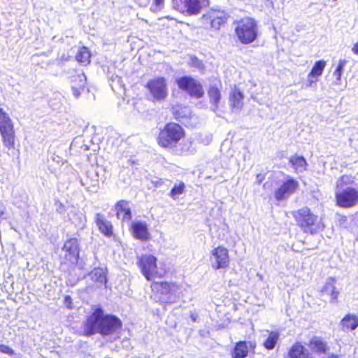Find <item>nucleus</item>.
Returning a JSON list of instances; mask_svg holds the SVG:
<instances>
[{"label": "nucleus", "instance_id": "obj_1", "mask_svg": "<svg viewBox=\"0 0 358 358\" xmlns=\"http://www.w3.org/2000/svg\"><path fill=\"white\" fill-rule=\"evenodd\" d=\"M82 336H90L96 334L105 336L121 331L122 322L117 316L106 313L100 306L93 308L82 324Z\"/></svg>", "mask_w": 358, "mask_h": 358}, {"label": "nucleus", "instance_id": "obj_2", "mask_svg": "<svg viewBox=\"0 0 358 358\" xmlns=\"http://www.w3.org/2000/svg\"><path fill=\"white\" fill-rule=\"evenodd\" d=\"M355 177L344 174L336 183L335 203L342 208H350L358 204V189L353 187Z\"/></svg>", "mask_w": 358, "mask_h": 358}, {"label": "nucleus", "instance_id": "obj_3", "mask_svg": "<svg viewBox=\"0 0 358 358\" xmlns=\"http://www.w3.org/2000/svg\"><path fill=\"white\" fill-rule=\"evenodd\" d=\"M186 136L185 129L178 122H169L159 129L156 142L159 147L165 150L173 149Z\"/></svg>", "mask_w": 358, "mask_h": 358}, {"label": "nucleus", "instance_id": "obj_4", "mask_svg": "<svg viewBox=\"0 0 358 358\" xmlns=\"http://www.w3.org/2000/svg\"><path fill=\"white\" fill-rule=\"evenodd\" d=\"M292 215L296 225L305 234L314 235L324 228V225L321 223L318 216L307 206L292 211Z\"/></svg>", "mask_w": 358, "mask_h": 358}, {"label": "nucleus", "instance_id": "obj_5", "mask_svg": "<svg viewBox=\"0 0 358 358\" xmlns=\"http://www.w3.org/2000/svg\"><path fill=\"white\" fill-rule=\"evenodd\" d=\"M150 289L153 296L163 303H173L178 297L180 285L175 282L152 281Z\"/></svg>", "mask_w": 358, "mask_h": 358}, {"label": "nucleus", "instance_id": "obj_6", "mask_svg": "<svg viewBox=\"0 0 358 358\" xmlns=\"http://www.w3.org/2000/svg\"><path fill=\"white\" fill-rule=\"evenodd\" d=\"M234 24L236 36L242 44H250L256 40L258 35V26L254 18L244 17L234 22Z\"/></svg>", "mask_w": 358, "mask_h": 358}, {"label": "nucleus", "instance_id": "obj_7", "mask_svg": "<svg viewBox=\"0 0 358 358\" xmlns=\"http://www.w3.org/2000/svg\"><path fill=\"white\" fill-rule=\"evenodd\" d=\"M0 136L3 146L9 150L15 147V129L13 122L9 115L0 108Z\"/></svg>", "mask_w": 358, "mask_h": 358}, {"label": "nucleus", "instance_id": "obj_8", "mask_svg": "<svg viewBox=\"0 0 358 358\" xmlns=\"http://www.w3.org/2000/svg\"><path fill=\"white\" fill-rule=\"evenodd\" d=\"M136 264L147 280L164 276V273L158 272L157 258L152 254H143L138 257Z\"/></svg>", "mask_w": 358, "mask_h": 358}, {"label": "nucleus", "instance_id": "obj_9", "mask_svg": "<svg viewBox=\"0 0 358 358\" xmlns=\"http://www.w3.org/2000/svg\"><path fill=\"white\" fill-rule=\"evenodd\" d=\"M63 255L60 257L61 264L75 266L80 259V244L78 239L71 237L65 241L62 248Z\"/></svg>", "mask_w": 358, "mask_h": 358}, {"label": "nucleus", "instance_id": "obj_10", "mask_svg": "<svg viewBox=\"0 0 358 358\" xmlns=\"http://www.w3.org/2000/svg\"><path fill=\"white\" fill-rule=\"evenodd\" d=\"M178 87L187 94L190 97L201 99L204 96L205 91L202 84L190 76H183L176 79Z\"/></svg>", "mask_w": 358, "mask_h": 358}, {"label": "nucleus", "instance_id": "obj_11", "mask_svg": "<svg viewBox=\"0 0 358 358\" xmlns=\"http://www.w3.org/2000/svg\"><path fill=\"white\" fill-rule=\"evenodd\" d=\"M145 87L154 101H162L168 96V85L164 77H155L149 80Z\"/></svg>", "mask_w": 358, "mask_h": 358}, {"label": "nucleus", "instance_id": "obj_12", "mask_svg": "<svg viewBox=\"0 0 358 358\" xmlns=\"http://www.w3.org/2000/svg\"><path fill=\"white\" fill-rule=\"evenodd\" d=\"M209 0H175L173 6L176 10L187 15H196L203 6L208 5Z\"/></svg>", "mask_w": 358, "mask_h": 358}, {"label": "nucleus", "instance_id": "obj_13", "mask_svg": "<svg viewBox=\"0 0 358 358\" xmlns=\"http://www.w3.org/2000/svg\"><path fill=\"white\" fill-rule=\"evenodd\" d=\"M206 23L213 31H220L224 27L229 19V15L224 10L212 9L202 15Z\"/></svg>", "mask_w": 358, "mask_h": 358}, {"label": "nucleus", "instance_id": "obj_14", "mask_svg": "<svg viewBox=\"0 0 358 358\" xmlns=\"http://www.w3.org/2000/svg\"><path fill=\"white\" fill-rule=\"evenodd\" d=\"M299 189V182L292 177H288L275 189L273 195L278 201H281L296 193Z\"/></svg>", "mask_w": 358, "mask_h": 358}, {"label": "nucleus", "instance_id": "obj_15", "mask_svg": "<svg viewBox=\"0 0 358 358\" xmlns=\"http://www.w3.org/2000/svg\"><path fill=\"white\" fill-rule=\"evenodd\" d=\"M210 261L215 270L228 268L230 264L228 250L222 245L214 248L210 251Z\"/></svg>", "mask_w": 358, "mask_h": 358}, {"label": "nucleus", "instance_id": "obj_16", "mask_svg": "<svg viewBox=\"0 0 358 358\" xmlns=\"http://www.w3.org/2000/svg\"><path fill=\"white\" fill-rule=\"evenodd\" d=\"M256 345L255 341H237L231 351V356L232 358H245L250 351L255 350Z\"/></svg>", "mask_w": 358, "mask_h": 358}, {"label": "nucleus", "instance_id": "obj_17", "mask_svg": "<svg viewBox=\"0 0 358 358\" xmlns=\"http://www.w3.org/2000/svg\"><path fill=\"white\" fill-rule=\"evenodd\" d=\"M115 216L122 222H129L132 219L130 201L125 199L118 200L114 205Z\"/></svg>", "mask_w": 358, "mask_h": 358}, {"label": "nucleus", "instance_id": "obj_18", "mask_svg": "<svg viewBox=\"0 0 358 358\" xmlns=\"http://www.w3.org/2000/svg\"><path fill=\"white\" fill-rule=\"evenodd\" d=\"M133 237L141 241H148L151 238L148 225L142 221L133 222L129 227Z\"/></svg>", "mask_w": 358, "mask_h": 358}, {"label": "nucleus", "instance_id": "obj_19", "mask_svg": "<svg viewBox=\"0 0 358 358\" xmlns=\"http://www.w3.org/2000/svg\"><path fill=\"white\" fill-rule=\"evenodd\" d=\"M244 94L243 92L234 86L230 91L229 94V108L232 111H240L244 106Z\"/></svg>", "mask_w": 358, "mask_h": 358}, {"label": "nucleus", "instance_id": "obj_20", "mask_svg": "<svg viewBox=\"0 0 358 358\" xmlns=\"http://www.w3.org/2000/svg\"><path fill=\"white\" fill-rule=\"evenodd\" d=\"M288 358H315L301 343L296 341L291 345L287 352Z\"/></svg>", "mask_w": 358, "mask_h": 358}, {"label": "nucleus", "instance_id": "obj_21", "mask_svg": "<svg viewBox=\"0 0 358 358\" xmlns=\"http://www.w3.org/2000/svg\"><path fill=\"white\" fill-rule=\"evenodd\" d=\"M308 347L310 349V352L319 355L327 354L329 351V346L327 343L324 341L321 337L313 336L308 343Z\"/></svg>", "mask_w": 358, "mask_h": 358}, {"label": "nucleus", "instance_id": "obj_22", "mask_svg": "<svg viewBox=\"0 0 358 358\" xmlns=\"http://www.w3.org/2000/svg\"><path fill=\"white\" fill-rule=\"evenodd\" d=\"M171 113L175 120L178 122H185L192 119V112L187 106L182 104H177L172 106Z\"/></svg>", "mask_w": 358, "mask_h": 358}, {"label": "nucleus", "instance_id": "obj_23", "mask_svg": "<svg viewBox=\"0 0 358 358\" xmlns=\"http://www.w3.org/2000/svg\"><path fill=\"white\" fill-rule=\"evenodd\" d=\"M71 82L73 95L78 98L86 87V76L83 73H76L71 76Z\"/></svg>", "mask_w": 358, "mask_h": 358}, {"label": "nucleus", "instance_id": "obj_24", "mask_svg": "<svg viewBox=\"0 0 358 358\" xmlns=\"http://www.w3.org/2000/svg\"><path fill=\"white\" fill-rule=\"evenodd\" d=\"M207 94L211 110L215 113L217 112L222 101V93L220 89L216 85H210L208 88Z\"/></svg>", "mask_w": 358, "mask_h": 358}, {"label": "nucleus", "instance_id": "obj_25", "mask_svg": "<svg viewBox=\"0 0 358 358\" xmlns=\"http://www.w3.org/2000/svg\"><path fill=\"white\" fill-rule=\"evenodd\" d=\"M336 280L334 277H329L323 285L321 292L328 294L330 296V301L332 303L338 302L339 291L336 287Z\"/></svg>", "mask_w": 358, "mask_h": 358}, {"label": "nucleus", "instance_id": "obj_26", "mask_svg": "<svg viewBox=\"0 0 358 358\" xmlns=\"http://www.w3.org/2000/svg\"><path fill=\"white\" fill-rule=\"evenodd\" d=\"M326 66L327 62L323 59L316 61L314 63L307 76L310 86L312 85L313 83H315L318 81V78L323 73Z\"/></svg>", "mask_w": 358, "mask_h": 358}, {"label": "nucleus", "instance_id": "obj_27", "mask_svg": "<svg viewBox=\"0 0 358 358\" xmlns=\"http://www.w3.org/2000/svg\"><path fill=\"white\" fill-rule=\"evenodd\" d=\"M95 223L101 234L105 236L110 237L113 234L112 224L108 221L101 213H96L95 215Z\"/></svg>", "mask_w": 358, "mask_h": 358}, {"label": "nucleus", "instance_id": "obj_28", "mask_svg": "<svg viewBox=\"0 0 358 358\" xmlns=\"http://www.w3.org/2000/svg\"><path fill=\"white\" fill-rule=\"evenodd\" d=\"M289 163L295 173L302 172L307 169L308 163L303 156L292 155L289 158Z\"/></svg>", "mask_w": 358, "mask_h": 358}, {"label": "nucleus", "instance_id": "obj_29", "mask_svg": "<svg viewBox=\"0 0 358 358\" xmlns=\"http://www.w3.org/2000/svg\"><path fill=\"white\" fill-rule=\"evenodd\" d=\"M343 330L353 331L358 327V316L355 314H346L341 320Z\"/></svg>", "mask_w": 358, "mask_h": 358}, {"label": "nucleus", "instance_id": "obj_30", "mask_svg": "<svg viewBox=\"0 0 358 358\" xmlns=\"http://www.w3.org/2000/svg\"><path fill=\"white\" fill-rule=\"evenodd\" d=\"M76 59L83 66L90 64L91 62V52L88 48L86 46L80 47L76 55Z\"/></svg>", "mask_w": 358, "mask_h": 358}, {"label": "nucleus", "instance_id": "obj_31", "mask_svg": "<svg viewBox=\"0 0 358 358\" xmlns=\"http://www.w3.org/2000/svg\"><path fill=\"white\" fill-rule=\"evenodd\" d=\"M279 333L277 331L269 332L268 337L263 343L264 348L268 350L274 349L279 340Z\"/></svg>", "mask_w": 358, "mask_h": 358}, {"label": "nucleus", "instance_id": "obj_32", "mask_svg": "<svg viewBox=\"0 0 358 358\" xmlns=\"http://www.w3.org/2000/svg\"><path fill=\"white\" fill-rule=\"evenodd\" d=\"M185 185L182 181H180L173 185L169 192L171 198L176 199L179 195L182 194L185 192Z\"/></svg>", "mask_w": 358, "mask_h": 358}, {"label": "nucleus", "instance_id": "obj_33", "mask_svg": "<svg viewBox=\"0 0 358 358\" xmlns=\"http://www.w3.org/2000/svg\"><path fill=\"white\" fill-rule=\"evenodd\" d=\"M94 282L97 283V286H106L107 282L106 275L101 271H94L92 276Z\"/></svg>", "mask_w": 358, "mask_h": 358}, {"label": "nucleus", "instance_id": "obj_34", "mask_svg": "<svg viewBox=\"0 0 358 358\" xmlns=\"http://www.w3.org/2000/svg\"><path fill=\"white\" fill-rule=\"evenodd\" d=\"M188 65L189 67L197 69L200 71H203L205 69V65L202 60L199 59L195 55L189 56V61L188 62Z\"/></svg>", "mask_w": 358, "mask_h": 358}, {"label": "nucleus", "instance_id": "obj_35", "mask_svg": "<svg viewBox=\"0 0 358 358\" xmlns=\"http://www.w3.org/2000/svg\"><path fill=\"white\" fill-rule=\"evenodd\" d=\"M346 63L347 62L344 59L339 60L338 65L333 73V76L335 77L336 82L337 83H340L341 80L343 71Z\"/></svg>", "mask_w": 358, "mask_h": 358}, {"label": "nucleus", "instance_id": "obj_36", "mask_svg": "<svg viewBox=\"0 0 358 358\" xmlns=\"http://www.w3.org/2000/svg\"><path fill=\"white\" fill-rule=\"evenodd\" d=\"M165 0H153L152 4L150 8V10L152 13H157L160 11L164 5Z\"/></svg>", "mask_w": 358, "mask_h": 358}, {"label": "nucleus", "instance_id": "obj_37", "mask_svg": "<svg viewBox=\"0 0 358 358\" xmlns=\"http://www.w3.org/2000/svg\"><path fill=\"white\" fill-rule=\"evenodd\" d=\"M0 352L4 353L8 355H13L14 350L8 345L0 344Z\"/></svg>", "mask_w": 358, "mask_h": 358}, {"label": "nucleus", "instance_id": "obj_38", "mask_svg": "<svg viewBox=\"0 0 358 358\" xmlns=\"http://www.w3.org/2000/svg\"><path fill=\"white\" fill-rule=\"evenodd\" d=\"M348 222V217L345 215H339L338 217V222L339 225H344Z\"/></svg>", "mask_w": 358, "mask_h": 358}, {"label": "nucleus", "instance_id": "obj_39", "mask_svg": "<svg viewBox=\"0 0 358 358\" xmlns=\"http://www.w3.org/2000/svg\"><path fill=\"white\" fill-rule=\"evenodd\" d=\"M64 301L66 302H68L69 303H71V299L70 296H69V295L65 296Z\"/></svg>", "mask_w": 358, "mask_h": 358}, {"label": "nucleus", "instance_id": "obj_40", "mask_svg": "<svg viewBox=\"0 0 358 358\" xmlns=\"http://www.w3.org/2000/svg\"><path fill=\"white\" fill-rule=\"evenodd\" d=\"M257 178H259V183H260L262 181L264 176H262L260 174H258Z\"/></svg>", "mask_w": 358, "mask_h": 358}, {"label": "nucleus", "instance_id": "obj_41", "mask_svg": "<svg viewBox=\"0 0 358 358\" xmlns=\"http://www.w3.org/2000/svg\"><path fill=\"white\" fill-rule=\"evenodd\" d=\"M257 178H259V183H260L262 181L264 176H262L260 174H258Z\"/></svg>", "mask_w": 358, "mask_h": 358}, {"label": "nucleus", "instance_id": "obj_42", "mask_svg": "<svg viewBox=\"0 0 358 358\" xmlns=\"http://www.w3.org/2000/svg\"><path fill=\"white\" fill-rule=\"evenodd\" d=\"M3 215V211L0 210V217Z\"/></svg>", "mask_w": 358, "mask_h": 358}]
</instances>
